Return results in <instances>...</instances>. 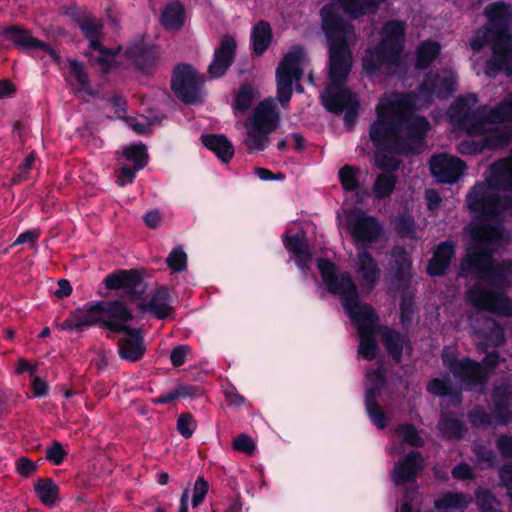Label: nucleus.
I'll return each instance as SVG.
<instances>
[{"mask_svg": "<svg viewBox=\"0 0 512 512\" xmlns=\"http://www.w3.org/2000/svg\"><path fill=\"white\" fill-rule=\"evenodd\" d=\"M318 268L329 291L341 297L346 313L358 327L359 355L367 360L373 359L377 353L373 338L377 318L372 308L360 302L357 288L348 273L340 272L333 263L325 259L318 261Z\"/></svg>", "mask_w": 512, "mask_h": 512, "instance_id": "20e7f679", "label": "nucleus"}, {"mask_svg": "<svg viewBox=\"0 0 512 512\" xmlns=\"http://www.w3.org/2000/svg\"><path fill=\"white\" fill-rule=\"evenodd\" d=\"M405 25L400 21L388 22L382 32L380 45L367 51L363 59V68L368 73H374L383 66L394 64L403 48Z\"/></svg>", "mask_w": 512, "mask_h": 512, "instance_id": "6e6552de", "label": "nucleus"}, {"mask_svg": "<svg viewBox=\"0 0 512 512\" xmlns=\"http://www.w3.org/2000/svg\"><path fill=\"white\" fill-rule=\"evenodd\" d=\"M105 284L109 289H125L133 295H140L145 291V284L135 271L122 270L108 275Z\"/></svg>", "mask_w": 512, "mask_h": 512, "instance_id": "6ab92c4d", "label": "nucleus"}, {"mask_svg": "<svg viewBox=\"0 0 512 512\" xmlns=\"http://www.w3.org/2000/svg\"><path fill=\"white\" fill-rule=\"evenodd\" d=\"M70 64H71L72 73L79 84L78 89L80 91H85L88 94H92V91L88 84L87 74L84 71L83 66L77 61H71Z\"/></svg>", "mask_w": 512, "mask_h": 512, "instance_id": "09e8293b", "label": "nucleus"}, {"mask_svg": "<svg viewBox=\"0 0 512 512\" xmlns=\"http://www.w3.org/2000/svg\"><path fill=\"white\" fill-rule=\"evenodd\" d=\"M397 436L401 441L411 446H422L424 444L423 439L418 435L416 429L409 424L399 426Z\"/></svg>", "mask_w": 512, "mask_h": 512, "instance_id": "ea45409f", "label": "nucleus"}, {"mask_svg": "<svg viewBox=\"0 0 512 512\" xmlns=\"http://www.w3.org/2000/svg\"><path fill=\"white\" fill-rule=\"evenodd\" d=\"M401 97H382L376 107L377 119L371 124L370 139L378 148L375 160L379 168L396 170L399 160L392 151L419 152L430 128L424 117H407L396 105Z\"/></svg>", "mask_w": 512, "mask_h": 512, "instance_id": "7ed1b4c3", "label": "nucleus"}, {"mask_svg": "<svg viewBox=\"0 0 512 512\" xmlns=\"http://www.w3.org/2000/svg\"><path fill=\"white\" fill-rule=\"evenodd\" d=\"M235 49L234 38L222 37L220 47L215 51L214 60L208 67V73L212 78H218L225 74L233 61Z\"/></svg>", "mask_w": 512, "mask_h": 512, "instance_id": "a211bd4d", "label": "nucleus"}, {"mask_svg": "<svg viewBox=\"0 0 512 512\" xmlns=\"http://www.w3.org/2000/svg\"><path fill=\"white\" fill-rule=\"evenodd\" d=\"M122 155L126 160L131 161L135 165V170L142 169L147 163V149L143 144H135L125 147Z\"/></svg>", "mask_w": 512, "mask_h": 512, "instance_id": "e433bc0d", "label": "nucleus"}, {"mask_svg": "<svg viewBox=\"0 0 512 512\" xmlns=\"http://www.w3.org/2000/svg\"><path fill=\"white\" fill-rule=\"evenodd\" d=\"M123 332L119 340V355L122 359L135 362L142 358L146 351L143 334L139 329H131L123 325L117 332Z\"/></svg>", "mask_w": 512, "mask_h": 512, "instance_id": "f3484780", "label": "nucleus"}, {"mask_svg": "<svg viewBox=\"0 0 512 512\" xmlns=\"http://www.w3.org/2000/svg\"><path fill=\"white\" fill-rule=\"evenodd\" d=\"M382 337L388 352L392 355V357L395 360L399 361L403 349L407 347V342L405 338L387 328L383 330Z\"/></svg>", "mask_w": 512, "mask_h": 512, "instance_id": "2f4dec72", "label": "nucleus"}, {"mask_svg": "<svg viewBox=\"0 0 512 512\" xmlns=\"http://www.w3.org/2000/svg\"><path fill=\"white\" fill-rule=\"evenodd\" d=\"M454 254V245L452 242L441 243L436 248L433 257L428 263L427 272L429 275L439 276L444 274Z\"/></svg>", "mask_w": 512, "mask_h": 512, "instance_id": "b1692460", "label": "nucleus"}, {"mask_svg": "<svg viewBox=\"0 0 512 512\" xmlns=\"http://www.w3.org/2000/svg\"><path fill=\"white\" fill-rule=\"evenodd\" d=\"M162 217L158 210H152L145 214L144 221L150 228H156L161 223Z\"/></svg>", "mask_w": 512, "mask_h": 512, "instance_id": "0e129e2a", "label": "nucleus"}, {"mask_svg": "<svg viewBox=\"0 0 512 512\" xmlns=\"http://www.w3.org/2000/svg\"><path fill=\"white\" fill-rule=\"evenodd\" d=\"M394 258L395 265L398 268L396 278L399 281V288L405 287L410 277V260L407 253L402 249L395 250Z\"/></svg>", "mask_w": 512, "mask_h": 512, "instance_id": "c9c22d12", "label": "nucleus"}, {"mask_svg": "<svg viewBox=\"0 0 512 512\" xmlns=\"http://www.w3.org/2000/svg\"><path fill=\"white\" fill-rule=\"evenodd\" d=\"M75 313L81 329L97 323L103 324L110 331H118L123 328L122 324L110 320H104L102 301L82 308H77L75 309Z\"/></svg>", "mask_w": 512, "mask_h": 512, "instance_id": "412c9836", "label": "nucleus"}, {"mask_svg": "<svg viewBox=\"0 0 512 512\" xmlns=\"http://www.w3.org/2000/svg\"><path fill=\"white\" fill-rule=\"evenodd\" d=\"M32 390L36 396H44L47 393L48 385L43 379L35 377L32 382Z\"/></svg>", "mask_w": 512, "mask_h": 512, "instance_id": "338daca9", "label": "nucleus"}, {"mask_svg": "<svg viewBox=\"0 0 512 512\" xmlns=\"http://www.w3.org/2000/svg\"><path fill=\"white\" fill-rule=\"evenodd\" d=\"M354 270L363 290L371 291L381 277V270L376 260L365 250L357 254Z\"/></svg>", "mask_w": 512, "mask_h": 512, "instance_id": "dca6fc26", "label": "nucleus"}, {"mask_svg": "<svg viewBox=\"0 0 512 512\" xmlns=\"http://www.w3.org/2000/svg\"><path fill=\"white\" fill-rule=\"evenodd\" d=\"M476 499L482 512H499L498 502L489 491H479Z\"/></svg>", "mask_w": 512, "mask_h": 512, "instance_id": "a18cd8bd", "label": "nucleus"}, {"mask_svg": "<svg viewBox=\"0 0 512 512\" xmlns=\"http://www.w3.org/2000/svg\"><path fill=\"white\" fill-rule=\"evenodd\" d=\"M166 262L173 271L179 272L186 267L187 255L180 248H176L169 254Z\"/></svg>", "mask_w": 512, "mask_h": 512, "instance_id": "49530a36", "label": "nucleus"}, {"mask_svg": "<svg viewBox=\"0 0 512 512\" xmlns=\"http://www.w3.org/2000/svg\"><path fill=\"white\" fill-rule=\"evenodd\" d=\"M492 128V133H469L470 135L482 136V140L480 142L474 140L462 141L458 146V151L461 154H475L485 147L496 149L507 145L512 140V122L496 124Z\"/></svg>", "mask_w": 512, "mask_h": 512, "instance_id": "f8f14e48", "label": "nucleus"}, {"mask_svg": "<svg viewBox=\"0 0 512 512\" xmlns=\"http://www.w3.org/2000/svg\"><path fill=\"white\" fill-rule=\"evenodd\" d=\"M233 448L237 451L251 455L255 450V443L251 437L241 434L233 440Z\"/></svg>", "mask_w": 512, "mask_h": 512, "instance_id": "603ef678", "label": "nucleus"}, {"mask_svg": "<svg viewBox=\"0 0 512 512\" xmlns=\"http://www.w3.org/2000/svg\"><path fill=\"white\" fill-rule=\"evenodd\" d=\"M486 329L488 330L483 336L486 338V346H498L504 341V331L493 320L486 321Z\"/></svg>", "mask_w": 512, "mask_h": 512, "instance_id": "a19ab883", "label": "nucleus"}, {"mask_svg": "<svg viewBox=\"0 0 512 512\" xmlns=\"http://www.w3.org/2000/svg\"><path fill=\"white\" fill-rule=\"evenodd\" d=\"M57 327L61 330H82L76 317L75 310L70 314L69 318L62 323H58Z\"/></svg>", "mask_w": 512, "mask_h": 512, "instance_id": "680f3d73", "label": "nucleus"}, {"mask_svg": "<svg viewBox=\"0 0 512 512\" xmlns=\"http://www.w3.org/2000/svg\"><path fill=\"white\" fill-rule=\"evenodd\" d=\"M137 170L134 169H130L128 167H122L119 171V174H118V178H117V183L119 186L123 187L125 186L126 184L128 183H131L135 177V172Z\"/></svg>", "mask_w": 512, "mask_h": 512, "instance_id": "bf43d9fd", "label": "nucleus"}, {"mask_svg": "<svg viewBox=\"0 0 512 512\" xmlns=\"http://www.w3.org/2000/svg\"><path fill=\"white\" fill-rule=\"evenodd\" d=\"M16 470L22 476L29 477L35 473L37 470V465L28 458L22 457L16 462Z\"/></svg>", "mask_w": 512, "mask_h": 512, "instance_id": "864d4df0", "label": "nucleus"}, {"mask_svg": "<svg viewBox=\"0 0 512 512\" xmlns=\"http://www.w3.org/2000/svg\"><path fill=\"white\" fill-rule=\"evenodd\" d=\"M427 389L430 393L438 395V396H445V395H450V394L454 393V389L448 383L447 380L438 379V378L432 380L428 384Z\"/></svg>", "mask_w": 512, "mask_h": 512, "instance_id": "3c124183", "label": "nucleus"}, {"mask_svg": "<svg viewBox=\"0 0 512 512\" xmlns=\"http://www.w3.org/2000/svg\"><path fill=\"white\" fill-rule=\"evenodd\" d=\"M358 170L351 166H344L339 171V177L343 188L347 191H354L358 187L357 179Z\"/></svg>", "mask_w": 512, "mask_h": 512, "instance_id": "79ce46f5", "label": "nucleus"}, {"mask_svg": "<svg viewBox=\"0 0 512 512\" xmlns=\"http://www.w3.org/2000/svg\"><path fill=\"white\" fill-rule=\"evenodd\" d=\"M126 122L127 125L137 134H145L150 129V123L143 116L139 118H129Z\"/></svg>", "mask_w": 512, "mask_h": 512, "instance_id": "6e6d98bb", "label": "nucleus"}, {"mask_svg": "<svg viewBox=\"0 0 512 512\" xmlns=\"http://www.w3.org/2000/svg\"><path fill=\"white\" fill-rule=\"evenodd\" d=\"M470 500L461 493H447L435 502L438 511L465 508Z\"/></svg>", "mask_w": 512, "mask_h": 512, "instance_id": "72a5a7b5", "label": "nucleus"}, {"mask_svg": "<svg viewBox=\"0 0 512 512\" xmlns=\"http://www.w3.org/2000/svg\"><path fill=\"white\" fill-rule=\"evenodd\" d=\"M34 489L38 498L44 505L52 507L57 502L58 486L51 479H39L35 483Z\"/></svg>", "mask_w": 512, "mask_h": 512, "instance_id": "7c9ffc66", "label": "nucleus"}, {"mask_svg": "<svg viewBox=\"0 0 512 512\" xmlns=\"http://www.w3.org/2000/svg\"><path fill=\"white\" fill-rule=\"evenodd\" d=\"M308 59L302 47L293 46L280 61L276 70L277 99L286 105L293 93V83L303 76Z\"/></svg>", "mask_w": 512, "mask_h": 512, "instance_id": "1a4fd4ad", "label": "nucleus"}, {"mask_svg": "<svg viewBox=\"0 0 512 512\" xmlns=\"http://www.w3.org/2000/svg\"><path fill=\"white\" fill-rule=\"evenodd\" d=\"M397 179L392 174H379L372 188V193L377 199L389 197L394 191Z\"/></svg>", "mask_w": 512, "mask_h": 512, "instance_id": "473e14b6", "label": "nucleus"}, {"mask_svg": "<svg viewBox=\"0 0 512 512\" xmlns=\"http://www.w3.org/2000/svg\"><path fill=\"white\" fill-rule=\"evenodd\" d=\"M38 237L39 232L37 230H29L20 234L13 245L15 246L24 243H29L32 247H34Z\"/></svg>", "mask_w": 512, "mask_h": 512, "instance_id": "13d9d810", "label": "nucleus"}, {"mask_svg": "<svg viewBox=\"0 0 512 512\" xmlns=\"http://www.w3.org/2000/svg\"><path fill=\"white\" fill-rule=\"evenodd\" d=\"M489 20L487 27L479 29L471 38L474 50L481 49L492 42L493 55L487 62L485 74L494 77L499 71L512 74V44L509 25L512 22V10L504 4H492L485 8Z\"/></svg>", "mask_w": 512, "mask_h": 512, "instance_id": "39448f33", "label": "nucleus"}, {"mask_svg": "<svg viewBox=\"0 0 512 512\" xmlns=\"http://www.w3.org/2000/svg\"><path fill=\"white\" fill-rule=\"evenodd\" d=\"M125 54L138 69L152 66L156 59L153 50L140 42L129 45L126 48Z\"/></svg>", "mask_w": 512, "mask_h": 512, "instance_id": "393cba45", "label": "nucleus"}, {"mask_svg": "<svg viewBox=\"0 0 512 512\" xmlns=\"http://www.w3.org/2000/svg\"><path fill=\"white\" fill-rule=\"evenodd\" d=\"M452 475L457 479H468L472 477V470L467 464H459L453 468Z\"/></svg>", "mask_w": 512, "mask_h": 512, "instance_id": "e2e57ef3", "label": "nucleus"}, {"mask_svg": "<svg viewBox=\"0 0 512 512\" xmlns=\"http://www.w3.org/2000/svg\"><path fill=\"white\" fill-rule=\"evenodd\" d=\"M493 399L498 407H507L512 405V386L501 384L494 390Z\"/></svg>", "mask_w": 512, "mask_h": 512, "instance_id": "37998d69", "label": "nucleus"}, {"mask_svg": "<svg viewBox=\"0 0 512 512\" xmlns=\"http://www.w3.org/2000/svg\"><path fill=\"white\" fill-rule=\"evenodd\" d=\"M507 161L490 167L485 182L473 187L467 196V205L476 222L469 226L471 244L467 258L461 264L463 275H473L480 282L467 292L471 305L497 315H512V300L486 285L503 288L512 283V260L494 264L491 252L504 244L507 238L501 229L505 210L512 207V168Z\"/></svg>", "mask_w": 512, "mask_h": 512, "instance_id": "f257e3e1", "label": "nucleus"}, {"mask_svg": "<svg viewBox=\"0 0 512 512\" xmlns=\"http://www.w3.org/2000/svg\"><path fill=\"white\" fill-rule=\"evenodd\" d=\"M423 459L419 452L412 451L394 466L392 479L397 485L410 481L422 470Z\"/></svg>", "mask_w": 512, "mask_h": 512, "instance_id": "aec40b11", "label": "nucleus"}, {"mask_svg": "<svg viewBox=\"0 0 512 512\" xmlns=\"http://www.w3.org/2000/svg\"><path fill=\"white\" fill-rule=\"evenodd\" d=\"M253 50L256 54H262L270 45L272 39V30L268 22L260 21L252 32Z\"/></svg>", "mask_w": 512, "mask_h": 512, "instance_id": "c756f323", "label": "nucleus"}, {"mask_svg": "<svg viewBox=\"0 0 512 512\" xmlns=\"http://www.w3.org/2000/svg\"><path fill=\"white\" fill-rule=\"evenodd\" d=\"M456 85L455 73L450 69H443L428 73L417 95L392 94L385 97L403 98V102L396 105V110L403 111L404 116L407 115V117H419L413 114V109L427 106L434 97L445 98L449 96L456 90Z\"/></svg>", "mask_w": 512, "mask_h": 512, "instance_id": "423d86ee", "label": "nucleus"}, {"mask_svg": "<svg viewBox=\"0 0 512 512\" xmlns=\"http://www.w3.org/2000/svg\"><path fill=\"white\" fill-rule=\"evenodd\" d=\"M196 428V422L193 416L189 413L181 414L177 420V429L179 433L185 437L190 438Z\"/></svg>", "mask_w": 512, "mask_h": 512, "instance_id": "de8ad7c7", "label": "nucleus"}, {"mask_svg": "<svg viewBox=\"0 0 512 512\" xmlns=\"http://www.w3.org/2000/svg\"><path fill=\"white\" fill-rule=\"evenodd\" d=\"M257 98V93L254 89L244 86L241 87L234 100L235 113L246 112Z\"/></svg>", "mask_w": 512, "mask_h": 512, "instance_id": "4c0bfd02", "label": "nucleus"}, {"mask_svg": "<svg viewBox=\"0 0 512 512\" xmlns=\"http://www.w3.org/2000/svg\"><path fill=\"white\" fill-rule=\"evenodd\" d=\"M465 164L455 156L439 154L430 161L431 173L443 183L456 182L462 175Z\"/></svg>", "mask_w": 512, "mask_h": 512, "instance_id": "2eb2a0df", "label": "nucleus"}, {"mask_svg": "<svg viewBox=\"0 0 512 512\" xmlns=\"http://www.w3.org/2000/svg\"><path fill=\"white\" fill-rule=\"evenodd\" d=\"M16 92V86L8 79L0 80V100L12 97Z\"/></svg>", "mask_w": 512, "mask_h": 512, "instance_id": "052dcab7", "label": "nucleus"}, {"mask_svg": "<svg viewBox=\"0 0 512 512\" xmlns=\"http://www.w3.org/2000/svg\"><path fill=\"white\" fill-rule=\"evenodd\" d=\"M347 229L358 245H371L380 236L381 227L378 221L360 210L351 211L347 215Z\"/></svg>", "mask_w": 512, "mask_h": 512, "instance_id": "ddd939ff", "label": "nucleus"}, {"mask_svg": "<svg viewBox=\"0 0 512 512\" xmlns=\"http://www.w3.org/2000/svg\"><path fill=\"white\" fill-rule=\"evenodd\" d=\"M439 429L448 437H460L462 434V425L460 421L454 417L443 419L439 424Z\"/></svg>", "mask_w": 512, "mask_h": 512, "instance_id": "c03bdc74", "label": "nucleus"}, {"mask_svg": "<svg viewBox=\"0 0 512 512\" xmlns=\"http://www.w3.org/2000/svg\"><path fill=\"white\" fill-rule=\"evenodd\" d=\"M384 0H333V5H326L321 10L322 26L329 43V79L321 100L330 112L341 113L346 110L344 120L351 127L357 115L356 96L342 86L352 67V55L347 40L353 34L352 27L334 13L338 5L347 14L358 17L375 11Z\"/></svg>", "mask_w": 512, "mask_h": 512, "instance_id": "f03ea898", "label": "nucleus"}, {"mask_svg": "<svg viewBox=\"0 0 512 512\" xmlns=\"http://www.w3.org/2000/svg\"><path fill=\"white\" fill-rule=\"evenodd\" d=\"M203 144L223 162H228L233 154L234 147L230 141L223 135H206L202 136Z\"/></svg>", "mask_w": 512, "mask_h": 512, "instance_id": "a878e982", "label": "nucleus"}, {"mask_svg": "<svg viewBox=\"0 0 512 512\" xmlns=\"http://www.w3.org/2000/svg\"><path fill=\"white\" fill-rule=\"evenodd\" d=\"M62 445L55 442L51 447L46 449V458L54 464H60L65 456Z\"/></svg>", "mask_w": 512, "mask_h": 512, "instance_id": "5fc2aeb1", "label": "nucleus"}, {"mask_svg": "<svg viewBox=\"0 0 512 512\" xmlns=\"http://www.w3.org/2000/svg\"><path fill=\"white\" fill-rule=\"evenodd\" d=\"M3 34L17 47L38 48L48 53L51 57L56 58L55 52L48 44L34 38L27 30H22L18 26H13L5 28Z\"/></svg>", "mask_w": 512, "mask_h": 512, "instance_id": "5701e85b", "label": "nucleus"}, {"mask_svg": "<svg viewBox=\"0 0 512 512\" xmlns=\"http://www.w3.org/2000/svg\"><path fill=\"white\" fill-rule=\"evenodd\" d=\"M383 382V376L380 369L367 373L368 393L366 395V409L375 425L383 429L386 426V416L375 403L372 393L379 388Z\"/></svg>", "mask_w": 512, "mask_h": 512, "instance_id": "4be33fe9", "label": "nucleus"}, {"mask_svg": "<svg viewBox=\"0 0 512 512\" xmlns=\"http://www.w3.org/2000/svg\"><path fill=\"white\" fill-rule=\"evenodd\" d=\"M85 36L89 39L87 56L90 61L100 66L103 71L108 70L114 63L115 52L106 49L96 39L103 25L98 19L87 18L80 24Z\"/></svg>", "mask_w": 512, "mask_h": 512, "instance_id": "4468645a", "label": "nucleus"}, {"mask_svg": "<svg viewBox=\"0 0 512 512\" xmlns=\"http://www.w3.org/2000/svg\"><path fill=\"white\" fill-rule=\"evenodd\" d=\"M498 448L505 456H512V438L501 437L498 440Z\"/></svg>", "mask_w": 512, "mask_h": 512, "instance_id": "774afa93", "label": "nucleus"}, {"mask_svg": "<svg viewBox=\"0 0 512 512\" xmlns=\"http://www.w3.org/2000/svg\"><path fill=\"white\" fill-rule=\"evenodd\" d=\"M440 45L437 42L425 41L417 50L416 65L419 68H425L439 54Z\"/></svg>", "mask_w": 512, "mask_h": 512, "instance_id": "f704fd0d", "label": "nucleus"}, {"mask_svg": "<svg viewBox=\"0 0 512 512\" xmlns=\"http://www.w3.org/2000/svg\"><path fill=\"white\" fill-rule=\"evenodd\" d=\"M209 484L203 477H198L193 488V498L192 505L193 507H197L200 505L207 492H208Z\"/></svg>", "mask_w": 512, "mask_h": 512, "instance_id": "8fccbe9b", "label": "nucleus"}, {"mask_svg": "<svg viewBox=\"0 0 512 512\" xmlns=\"http://www.w3.org/2000/svg\"><path fill=\"white\" fill-rule=\"evenodd\" d=\"M286 247L289 251L294 253L301 261H306L310 258L309 249L304 235H294L288 238Z\"/></svg>", "mask_w": 512, "mask_h": 512, "instance_id": "58836bf2", "label": "nucleus"}, {"mask_svg": "<svg viewBox=\"0 0 512 512\" xmlns=\"http://www.w3.org/2000/svg\"><path fill=\"white\" fill-rule=\"evenodd\" d=\"M189 352V348L187 346H178L174 348L171 352L170 359L172 364L175 367L182 365L185 361V358Z\"/></svg>", "mask_w": 512, "mask_h": 512, "instance_id": "4d7b16f0", "label": "nucleus"}, {"mask_svg": "<svg viewBox=\"0 0 512 512\" xmlns=\"http://www.w3.org/2000/svg\"><path fill=\"white\" fill-rule=\"evenodd\" d=\"M443 363L459 381L460 385L466 388H474L484 383V372L482 367L470 359L458 360L454 348H445L442 354Z\"/></svg>", "mask_w": 512, "mask_h": 512, "instance_id": "9d476101", "label": "nucleus"}, {"mask_svg": "<svg viewBox=\"0 0 512 512\" xmlns=\"http://www.w3.org/2000/svg\"><path fill=\"white\" fill-rule=\"evenodd\" d=\"M170 295L166 288H161L155 292L151 301L147 305H141L142 310L151 311L157 318L163 319L169 316L172 307L169 305Z\"/></svg>", "mask_w": 512, "mask_h": 512, "instance_id": "bb28decb", "label": "nucleus"}, {"mask_svg": "<svg viewBox=\"0 0 512 512\" xmlns=\"http://www.w3.org/2000/svg\"><path fill=\"white\" fill-rule=\"evenodd\" d=\"M72 292V287L68 280L60 279L58 281V289L55 291V296L58 298H63L69 296Z\"/></svg>", "mask_w": 512, "mask_h": 512, "instance_id": "69168bd1", "label": "nucleus"}, {"mask_svg": "<svg viewBox=\"0 0 512 512\" xmlns=\"http://www.w3.org/2000/svg\"><path fill=\"white\" fill-rule=\"evenodd\" d=\"M185 20L184 7L177 2L167 5L161 15L162 24L169 30L180 29Z\"/></svg>", "mask_w": 512, "mask_h": 512, "instance_id": "cd10ccee", "label": "nucleus"}, {"mask_svg": "<svg viewBox=\"0 0 512 512\" xmlns=\"http://www.w3.org/2000/svg\"><path fill=\"white\" fill-rule=\"evenodd\" d=\"M279 124V112L272 98L265 99L243 123L246 130L244 144L250 151H263L268 146L269 135Z\"/></svg>", "mask_w": 512, "mask_h": 512, "instance_id": "0eeeda50", "label": "nucleus"}, {"mask_svg": "<svg viewBox=\"0 0 512 512\" xmlns=\"http://www.w3.org/2000/svg\"><path fill=\"white\" fill-rule=\"evenodd\" d=\"M104 320H110L122 325L132 319V313L123 305L122 302L116 300L112 302H103Z\"/></svg>", "mask_w": 512, "mask_h": 512, "instance_id": "c85d7f7f", "label": "nucleus"}, {"mask_svg": "<svg viewBox=\"0 0 512 512\" xmlns=\"http://www.w3.org/2000/svg\"><path fill=\"white\" fill-rule=\"evenodd\" d=\"M202 79L196 70L188 65H179L172 77V89L177 97L189 104L201 101Z\"/></svg>", "mask_w": 512, "mask_h": 512, "instance_id": "9b49d317", "label": "nucleus"}]
</instances>
